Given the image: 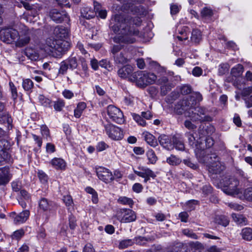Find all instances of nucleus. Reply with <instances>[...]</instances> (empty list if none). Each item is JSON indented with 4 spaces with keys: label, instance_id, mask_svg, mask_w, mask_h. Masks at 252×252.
Masks as SVG:
<instances>
[{
    "label": "nucleus",
    "instance_id": "nucleus-60",
    "mask_svg": "<svg viewBox=\"0 0 252 252\" xmlns=\"http://www.w3.org/2000/svg\"><path fill=\"white\" fill-rule=\"evenodd\" d=\"M134 8L135 9L136 12L140 15H145L146 14V11L144 7L139 5L138 6H135Z\"/></svg>",
    "mask_w": 252,
    "mask_h": 252
},
{
    "label": "nucleus",
    "instance_id": "nucleus-15",
    "mask_svg": "<svg viewBox=\"0 0 252 252\" xmlns=\"http://www.w3.org/2000/svg\"><path fill=\"white\" fill-rule=\"evenodd\" d=\"M173 137L165 134H161L158 138L160 144L168 150L173 149Z\"/></svg>",
    "mask_w": 252,
    "mask_h": 252
},
{
    "label": "nucleus",
    "instance_id": "nucleus-28",
    "mask_svg": "<svg viewBox=\"0 0 252 252\" xmlns=\"http://www.w3.org/2000/svg\"><path fill=\"white\" fill-rule=\"evenodd\" d=\"M214 221L216 223L223 226H226L229 222L228 218L226 216L222 215L216 216L214 218Z\"/></svg>",
    "mask_w": 252,
    "mask_h": 252
},
{
    "label": "nucleus",
    "instance_id": "nucleus-33",
    "mask_svg": "<svg viewBox=\"0 0 252 252\" xmlns=\"http://www.w3.org/2000/svg\"><path fill=\"white\" fill-rule=\"evenodd\" d=\"M232 218L234 221L239 224H246L247 220L246 218L241 215L232 214Z\"/></svg>",
    "mask_w": 252,
    "mask_h": 252
},
{
    "label": "nucleus",
    "instance_id": "nucleus-32",
    "mask_svg": "<svg viewBox=\"0 0 252 252\" xmlns=\"http://www.w3.org/2000/svg\"><path fill=\"white\" fill-rule=\"evenodd\" d=\"M243 72L242 65L238 64L231 69V73L234 77L240 76Z\"/></svg>",
    "mask_w": 252,
    "mask_h": 252
},
{
    "label": "nucleus",
    "instance_id": "nucleus-14",
    "mask_svg": "<svg viewBox=\"0 0 252 252\" xmlns=\"http://www.w3.org/2000/svg\"><path fill=\"white\" fill-rule=\"evenodd\" d=\"M49 15L51 19L56 23L67 22L69 21L68 15L64 11L61 12L57 9H53L50 11Z\"/></svg>",
    "mask_w": 252,
    "mask_h": 252
},
{
    "label": "nucleus",
    "instance_id": "nucleus-18",
    "mask_svg": "<svg viewBox=\"0 0 252 252\" xmlns=\"http://www.w3.org/2000/svg\"><path fill=\"white\" fill-rule=\"evenodd\" d=\"M54 34L58 38V40H64L68 36V30L67 28L62 26H58L55 28L53 32Z\"/></svg>",
    "mask_w": 252,
    "mask_h": 252
},
{
    "label": "nucleus",
    "instance_id": "nucleus-29",
    "mask_svg": "<svg viewBox=\"0 0 252 252\" xmlns=\"http://www.w3.org/2000/svg\"><path fill=\"white\" fill-rule=\"evenodd\" d=\"M144 138L146 142L151 146L155 147L158 145L156 139L151 133L148 132L145 133Z\"/></svg>",
    "mask_w": 252,
    "mask_h": 252
},
{
    "label": "nucleus",
    "instance_id": "nucleus-45",
    "mask_svg": "<svg viewBox=\"0 0 252 252\" xmlns=\"http://www.w3.org/2000/svg\"><path fill=\"white\" fill-rule=\"evenodd\" d=\"M172 88V84L163 85L161 86V94L162 95H166L169 92L171 91Z\"/></svg>",
    "mask_w": 252,
    "mask_h": 252
},
{
    "label": "nucleus",
    "instance_id": "nucleus-12",
    "mask_svg": "<svg viewBox=\"0 0 252 252\" xmlns=\"http://www.w3.org/2000/svg\"><path fill=\"white\" fill-rule=\"evenodd\" d=\"M176 252H205L203 246L199 242L190 243L188 247L182 245L181 247Z\"/></svg>",
    "mask_w": 252,
    "mask_h": 252
},
{
    "label": "nucleus",
    "instance_id": "nucleus-37",
    "mask_svg": "<svg viewBox=\"0 0 252 252\" xmlns=\"http://www.w3.org/2000/svg\"><path fill=\"white\" fill-rule=\"evenodd\" d=\"M22 86L26 91H30L33 87V82L30 79L23 80Z\"/></svg>",
    "mask_w": 252,
    "mask_h": 252
},
{
    "label": "nucleus",
    "instance_id": "nucleus-26",
    "mask_svg": "<svg viewBox=\"0 0 252 252\" xmlns=\"http://www.w3.org/2000/svg\"><path fill=\"white\" fill-rule=\"evenodd\" d=\"M50 163L57 169H63L65 167L64 160L61 158H55L51 161Z\"/></svg>",
    "mask_w": 252,
    "mask_h": 252
},
{
    "label": "nucleus",
    "instance_id": "nucleus-53",
    "mask_svg": "<svg viewBox=\"0 0 252 252\" xmlns=\"http://www.w3.org/2000/svg\"><path fill=\"white\" fill-rule=\"evenodd\" d=\"M123 46L121 45H114L111 49V52L113 56L120 53L119 52L122 49Z\"/></svg>",
    "mask_w": 252,
    "mask_h": 252
},
{
    "label": "nucleus",
    "instance_id": "nucleus-61",
    "mask_svg": "<svg viewBox=\"0 0 252 252\" xmlns=\"http://www.w3.org/2000/svg\"><path fill=\"white\" fill-rule=\"evenodd\" d=\"M172 94L173 92H171V94L165 98V101L169 105L168 106L169 107H172V103H173V95Z\"/></svg>",
    "mask_w": 252,
    "mask_h": 252
},
{
    "label": "nucleus",
    "instance_id": "nucleus-54",
    "mask_svg": "<svg viewBox=\"0 0 252 252\" xmlns=\"http://www.w3.org/2000/svg\"><path fill=\"white\" fill-rule=\"evenodd\" d=\"M133 241L134 243L135 242L137 244L144 245L148 241V239H147L146 237H135V239Z\"/></svg>",
    "mask_w": 252,
    "mask_h": 252
},
{
    "label": "nucleus",
    "instance_id": "nucleus-39",
    "mask_svg": "<svg viewBox=\"0 0 252 252\" xmlns=\"http://www.w3.org/2000/svg\"><path fill=\"white\" fill-rule=\"evenodd\" d=\"M180 93L184 95L188 94L192 91V88L189 85L184 84L178 88Z\"/></svg>",
    "mask_w": 252,
    "mask_h": 252
},
{
    "label": "nucleus",
    "instance_id": "nucleus-62",
    "mask_svg": "<svg viewBox=\"0 0 252 252\" xmlns=\"http://www.w3.org/2000/svg\"><path fill=\"white\" fill-rule=\"evenodd\" d=\"M132 189L134 192L139 193L142 191L143 189V187L139 183H135L132 187Z\"/></svg>",
    "mask_w": 252,
    "mask_h": 252
},
{
    "label": "nucleus",
    "instance_id": "nucleus-58",
    "mask_svg": "<svg viewBox=\"0 0 252 252\" xmlns=\"http://www.w3.org/2000/svg\"><path fill=\"white\" fill-rule=\"evenodd\" d=\"M228 206L230 208L237 211H240L243 209V207L242 206L234 203H228Z\"/></svg>",
    "mask_w": 252,
    "mask_h": 252
},
{
    "label": "nucleus",
    "instance_id": "nucleus-27",
    "mask_svg": "<svg viewBox=\"0 0 252 252\" xmlns=\"http://www.w3.org/2000/svg\"><path fill=\"white\" fill-rule=\"evenodd\" d=\"M94 9L95 11V13H92L91 14H88V13L84 14L83 12H81V15L87 19H90L94 17L95 15L97 14V12L101 10V5L98 2L94 1Z\"/></svg>",
    "mask_w": 252,
    "mask_h": 252
},
{
    "label": "nucleus",
    "instance_id": "nucleus-50",
    "mask_svg": "<svg viewBox=\"0 0 252 252\" xmlns=\"http://www.w3.org/2000/svg\"><path fill=\"white\" fill-rule=\"evenodd\" d=\"M245 198L249 201H252V187L246 189L244 192Z\"/></svg>",
    "mask_w": 252,
    "mask_h": 252
},
{
    "label": "nucleus",
    "instance_id": "nucleus-31",
    "mask_svg": "<svg viewBox=\"0 0 252 252\" xmlns=\"http://www.w3.org/2000/svg\"><path fill=\"white\" fill-rule=\"evenodd\" d=\"M31 227H26L25 228H22L17 230L13 232L11 236H22L23 235H28L31 233Z\"/></svg>",
    "mask_w": 252,
    "mask_h": 252
},
{
    "label": "nucleus",
    "instance_id": "nucleus-11",
    "mask_svg": "<svg viewBox=\"0 0 252 252\" xmlns=\"http://www.w3.org/2000/svg\"><path fill=\"white\" fill-rule=\"evenodd\" d=\"M10 144L5 139L0 140V162L8 161L10 159V155L9 150Z\"/></svg>",
    "mask_w": 252,
    "mask_h": 252
},
{
    "label": "nucleus",
    "instance_id": "nucleus-44",
    "mask_svg": "<svg viewBox=\"0 0 252 252\" xmlns=\"http://www.w3.org/2000/svg\"><path fill=\"white\" fill-rule=\"evenodd\" d=\"M63 200L66 207L68 208V210L70 209L71 207L73 208V202L72 197L70 195L64 196Z\"/></svg>",
    "mask_w": 252,
    "mask_h": 252
},
{
    "label": "nucleus",
    "instance_id": "nucleus-47",
    "mask_svg": "<svg viewBox=\"0 0 252 252\" xmlns=\"http://www.w3.org/2000/svg\"><path fill=\"white\" fill-rule=\"evenodd\" d=\"M64 106V102L63 100L59 99L54 102V109L58 111H61Z\"/></svg>",
    "mask_w": 252,
    "mask_h": 252
},
{
    "label": "nucleus",
    "instance_id": "nucleus-23",
    "mask_svg": "<svg viewBox=\"0 0 252 252\" xmlns=\"http://www.w3.org/2000/svg\"><path fill=\"white\" fill-rule=\"evenodd\" d=\"M0 121H6L8 124L12 123V119L10 116L5 110L4 104L1 102H0Z\"/></svg>",
    "mask_w": 252,
    "mask_h": 252
},
{
    "label": "nucleus",
    "instance_id": "nucleus-41",
    "mask_svg": "<svg viewBox=\"0 0 252 252\" xmlns=\"http://www.w3.org/2000/svg\"><path fill=\"white\" fill-rule=\"evenodd\" d=\"M26 54L32 61H37L39 59L38 54L32 49L27 50Z\"/></svg>",
    "mask_w": 252,
    "mask_h": 252
},
{
    "label": "nucleus",
    "instance_id": "nucleus-63",
    "mask_svg": "<svg viewBox=\"0 0 252 252\" xmlns=\"http://www.w3.org/2000/svg\"><path fill=\"white\" fill-rule=\"evenodd\" d=\"M41 134L43 137L46 138L49 136L50 132L48 128L46 126H42L41 128Z\"/></svg>",
    "mask_w": 252,
    "mask_h": 252
},
{
    "label": "nucleus",
    "instance_id": "nucleus-5",
    "mask_svg": "<svg viewBox=\"0 0 252 252\" xmlns=\"http://www.w3.org/2000/svg\"><path fill=\"white\" fill-rule=\"evenodd\" d=\"M156 79L157 76L154 73L139 71L134 72L130 76L129 80L136 82L138 86L145 87L154 83Z\"/></svg>",
    "mask_w": 252,
    "mask_h": 252
},
{
    "label": "nucleus",
    "instance_id": "nucleus-35",
    "mask_svg": "<svg viewBox=\"0 0 252 252\" xmlns=\"http://www.w3.org/2000/svg\"><path fill=\"white\" fill-rule=\"evenodd\" d=\"M65 61L68 64L69 69L73 70L76 68L78 66L77 60L75 57H70Z\"/></svg>",
    "mask_w": 252,
    "mask_h": 252
},
{
    "label": "nucleus",
    "instance_id": "nucleus-6",
    "mask_svg": "<svg viewBox=\"0 0 252 252\" xmlns=\"http://www.w3.org/2000/svg\"><path fill=\"white\" fill-rule=\"evenodd\" d=\"M222 191L226 194L230 195L238 194L241 191L238 188L239 181L234 177L226 179L224 181Z\"/></svg>",
    "mask_w": 252,
    "mask_h": 252
},
{
    "label": "nucleus",
    "instance_id": "nucleus-64",
    "mask_svg": "<svg viewBox=\"0 0 252 252\" xmlns=\"http://www.w3.org/2000/svg\"><path fill=\"white\" fill-rule=\"evenodd\" d=\"M83 252H95V250L92 244H87L85 246Z\"/></svg>",
    "mask_w": 252,
    "mask_h": 252
},
{
    "label": "nucleus",
    "instance_id": "nucleus-22",
    "mask_svg": "<svg viewBox=\"0 0 252 252\" xmlns=\"http://www.w3.org/2000/svg\"><path fill=\"white\" fill-rule=\"evenodd\" d=\"M139 169L140 170L139 171L134 170V172L139 177L144 178L146 176L149 175L151 176V178L153 179H154L156 177V175L155 173L149 168L141 167L139 168Z\"/></svg>",
    "mask_w": 252,
    "mask_h": 252
},
{
    "label": "nucleus",
    "instance_id": "nucleus-46",
    "mask_svg": "<svg viewBox=\"0 0 252 252\" xmlns=\"http://www.w3.org/2000/svg\"><path fill=\"white\" fill-rule=\"evenodd\" d=\"M134 242L131 239H126L120 242L119 248L120 249H125L128 246H131Z\"/></svg>",
    "mask_w": 252,
    "mask_h": 252
},
{
    "label": "nucleus",
    "instance_id": "nucleus-13",
    "mask_svg": "<svg viewBox=\"0 0 252 252\" xmlns=\"http://www.w3.org/2000/svg\"><path fill=\"white\" fill-rule=\"evenodd\" d=\"M96 172L98 178L106 183H109L114 180L112 172L105 168L102 167L96 168Z\"/></svg>",
    "mask_w": 252,
    "mask_h": 252
},
{
    "label": "nucleus",
    "instance_id": "nucleus-2",
    "mask_svg": "<svg viewBox=\"0 0 252 252\" xmlns=\"http://www.w3.org/2000/svg\"><path fill=\"white\" fill-rule=\"evenodd\" d=\"M202 100L201 94L199 92H194L191 94L189 100L187 98L183 99L174 107V111L178 114H184L186 117L189 118L192 121H204L205 120L203 115L205 110L201 108L195 107L196 102Z\"/></svg>",
    "mask_w": 252,
    "mask_h": 252
},
{
    "label": "nucleus",
    "instance_id": "nucleus-43",
    "mask_svg": "<svg viewBox=\"0 0 252 252\" xmlns=\"http://www.w3.org/2000/svg\"><path fill=\"white\" fill-rule=\"evenodd\" d=\"M68 68H69V67L66 61L64 60L60 64V68L58 73L63 75L66 73Z\"/></svg>",
    "mask_w": 252,
    "mask_h": 252
},
{
    "label": "nucleus",
    "instance_id": "nucleus-40",
    "mask_svg": "<svg viewBox=\"0 0 252 252\" xmlns=\"http://www.w3.org/2000/svg\"><path fill=\"white\" fill-rule=\"evenodd\" d=\"M201 16L205 19L211 17L213 14V10L209 8L204 7L201 11Z\"/></svg>",
    "mask_w": 252,
    "mask_h": 252
},
{
    "label": "nucleus",
    "instance_id": "nucleus-21",
    "mask_svg": "<svg viewBox=\"0 0 252 252\" xmlns=\"http://www.w3.org/2000/svg\"><path fill=\"white\" fill-rule=\"evenodd\" d=\"M31 40V33L29 32H27L24 35H19L16 40V45L18 47H23L27 45Z\"/></svg>",
    "mask_w": 252,
    "mask_h": 252
},
{
    "label": "nucleus",
    "instance_id": "nucleus-59",
    "mask_svg": "<svg viewBox=\"0 0 252 252\" xmlns=\"http://www.w3.org/2000/svg\"><path fill=\"white\" fill-rule=\"evenodd\" d=\"M108 145L104 142H99L96 146V150L97 151L101 152L108 148Z\"/></svg>",
    "mask_w": 252,
    "mask_h": 252
},
{
    "label": "nucleus",
    "instance_id": "nucleus-24",
    "mask_svg": "<svg viewBox=\"0 0 252 252\" xmlns=\"http://www.w3.org/2000/svg\"><path fill=\"white\" fill-rule=\"evenodd\" d=\"M189 29L186 26H184L181 30H178L179 34L177 35V38L181 41L188 39L189 34Z\"/></svg>",
    "mask_w": 252,
    "mask_h": 252
},
{
    "label": "nucleus",
    "instance_id": "nucleus-56",
    "mask_svg": "<svg viewBox=\"0 0 252 252\" xmlns=\"http://www.w3.org/2000/svg\"><path fill=\"white\" fill-rule=\"evenodd\" d=\"M228 70L227 64H221L219 66V73L220 75L224 74Z\"/></svg>",
    "mask_w": 252,
    "mask_h": 252
},
{
    "label": "nucleus",
    "instance_id": "nucleus-49",
    "mask_svg": "<svg viewBox=\"0 0 252 252\" xmlns=\"http://www.w3.org/2000/svg\"><path fill=\"white\" fill-rule=\"evenodd\" d=\"M132 116L134 120L140 125L142 126H145L146 125V123L145 121L140 116L135 114H133Z\"/></svg>",
    "mask_w": 252,
    "mask_h": 252
},
{
    "label": "nucleus",
    "instance_id": "nucleus-10",
    "mask_svg": "<svg viewBox=\"0 0 252 252\" xmlns=\"http://www.w3.org/2000/svg\"><path fill=\"white\" fill-rule=\"evenodd\" d=\"M105 128L107 134L111 139L119 140L123 138L122 131L119 127L108 124L105 126Z\"/></svg>",
    "mask_w": 252,
    "mask_h": 252
},
{
    "label": "nucleus",
    "instance_id": "nucleus-20",
    "mask_svg": "<svg viewBox=\"0 0 252 252\" xmlns=\"http://www.w3.org/2000/svg\"><path fill=\"white\" fill-rule=\"evenodd\" d=\"M13 216L14 222L15 223H21L25 222L29 218L30 212L28 210H25L18 214L14 213Z\"/></svg>",
    "mask_w": 252,
    "mask_h": 252
},
{
    "label": "nucleus",
    "instance_id": "nucleus-8",
    "mask_svg": "<svg viewBox=\"0 0 252 252\" xmlns=\"http://www.w3.org/2000/svg\"><path fill=\"white\" fill-rule=\"evenodd\" d=\"M117 215L118 219L123 223L132 222L136 219L135 213L130 209H120L117 211Z\"/></svg>",
    "mask_w": 252,
    "mask_h": 252
},
{
    "label": "nucleus",
    "instance_id": "nucleus-1",
    "mask_svg": "<svg viewBox=\"0 0 252 252\" xmlns=\"http://www.w3.org/2000/svg\"><path fill=\"white\" fill-rule=\"evenodd\" d=\"M111 20L116 24L111 27L112 31L117 33L120 32L118 35L113 38L116 43L132 44L136 41L135 36L139 34V31L134 27V25L139 26L142 20L139 17L132 19L130 16L124 14H115Z\"/></svg>",
    "mask_w": 252,
    "mask_h": 252
},
{
    "label": "nucleus",
    "instance_id": "nucleus-17",
    "mask_svg": "<svg viewBox=\"0 0 252 252\" xmlns=\"http://www.w3.org/2000/svg\"><path fill=\"white\" fill-rule=\"evenodd\" d=\"M11 176L8 167L0 168V186L7 184L10 180Z\"/></svg>",
    "mask_w": 252,
    "mask_h": 252
},
{
    "label": "nucleus",
    "instance_id": "nucleus-30",
    "mask_svg": "<svg viewBox=\"0 0 252 252\" xmlns=\"http://www.w3.org/2000/svg\"><path fill=\"white\" fill-rule=\"evenodd\" d=\"M115 63L116 64H125L127 62V59L122 52L113 56Z\"/></svg>",
    "mask_w": 252,
    "mask_h": 252
},
{
    "label": "nucleus",
    "instance_id": "nucleus-3",
    "mask_svg": "<svg viewBox=\"0 0 252 252\" xmlns=\"http://www.w3.org/2000/svg\"><path fill=\"white\" fill-rule=\"evenodd\" d=\"M195 153L199 161L206 164L208 166L210 171H212L214 173L217 174L223 170L224 166L220 162L215 161L212 162L210 161V159H212L213 158H216V155L213 154L212 156L210 157L208 154V150H200L196 149L195 150Z\"/></svg>",
    "mask_w": 252,
    "mask_h": 252
},
{
    "label": "nucleus",
    "instance_id": "nucleus-36",
    "mask_svg": "<svg viewBox=\"0 0 252 252\" xmlns=\"http://www.w3.org/2000/svg\"><path fill=\"white\" fill-rule=\"evenodd\" d=\"M118 202L123 205H127L130 207H132L133 204V200L130 198L126 196H121L118 199Z\"/></svg>",
    "mask_w": 252,
    "mask_h": 252
},
{
    "label": "nucleus",
    "instance_id": "nucleus-25",
    "mask_svg": "<svg viewBox=\"0 0 252 252\" xmlns=\"http://www.w3.org/2000/svg\"><path fill=\"white\" fill-rule=\"evenodd\" d=\"M243 94L245 96H247L245 98L247 107L248 108L252 107V87L244 89Z\"/></svg>",
    "mask_w": 252,
    "mask_h": 252
},
{
    "label": "nucleus",
    "instance_id": "nucleus-38",
    "mask_svg": "<svg viewBox=\"0 0 252 252\" xmlns=\"http://www.w3.org/2000/svg\"><path fill=\"white\" fill-rule=\"evenodd\" d=\"M146 155L150 163L155 164L158 158L153 150H149L147 151Z\"/></svg>",
    "mask_w": 252,
    "mask_h": 252
},
{
    "label": "nucleus",
    "instance_id": "nucleus-48",
    "mask_svg": "<svg viewBox=\"0 0 252 252\" xmlns=\"http://www.w3.org/2000/svg\"><path fill=\"white\" fill-rule=\"evenodd\" d=\"M9 86H10V90H11L12 97L13 99L15 100L17 98V97L18 96L17 88L15 86L13 83H12V82H9Z\"/></svg>",
    "mask_w": 252,
    "mask_h": 252
},
{
    "label": "nucleus",
    "instance_id": "nucleus-55",
    "mask_svg": "<svg viewBox=\"0 0 252 252\" xmlns=\"http://www.w3.org/2000/svg\"><path fill=\"white\" fill-rule=\"evenodd\" d=\"M242 236H251L252 235V228L250 227H245L241 231Z\"/></svg>",
    "mask_w": 252,
    "mask_h": 252
},
{
    "label": "nucleus",
    "instance_id": "nucleus-19",
    "mask_svg": "<svg viewBox=\"0 0 252 252\" xmlns=\"http://www.w3.org/2000/svg\"><path fill=\"white\" fill-rule=\"evenodd\" d=\"M133 71L132 66L130 65H126L119 69L118 71V74L120 77L122 78H128L129 80L130 76L133 73H132Z\"/></svg>",
    "mask_w": 252,
    "mask_h": 252
},
{
    "label": "nucleus",
    "instance_id": "nucleus-52",
    "mask_svg": "<svg viewBox=\"0 0 252 252\" xmlns=\"http://www.w3.org/2000/svg\"><path fill=\"white\" fill-rule=\"evenodd\" d=\"M99 66L102 67L109 69L111 67L110 63L107 60H102L99 62Z\"/></svg>",
    "mask_w": 252,
    "mask_h": 252
},
{
    "label": "nucleus",
    "instance_id": "nucleus-42",
    "mask_svg": "<svg viewBox=\"0 0 252 252\" xmlns=\"http://www.w3.org/2000/svg\"><path fill=\"white\" fill-rule=\"evenodd\" d=\"M39 100L40 103L45 107H50L52 106V101L49 99L45 97L43 95L39 96Z\"/></svg>",
    "mask_w": 252,
    "mask_h": 252
},
{
    "label": "nucleus",
    "instance_id": "nucleus-57",
    "mask_svg": "<svg viewBox=\"0 0 252 252\" xmlns=\"http://www.w3.org/2000/svg\"><path fill=\"white\" fill-rule=\"evenodd\" d=\"M38 176L39 180L42 183H45L47 182L48 177L46 174L42 171H39Z\"/></svg>",
    "mask_w": 252,
    "mask_h": 252
},
{
    "label": "nucleus",
    "instance_id": "nucleus-7",
    "mask_svg": "<svg viewBox=\"0 0 252 252\" xmlns=\"http://www.w3.org/2000/svg\"><path fill=\"white\" fill-rule=\"evenodd\" d=\"M19 36L18 32L10 27H5L0 31V38L8 44L16 41Z\"/></svg>",
    "mask_w": 252,
    "mask_h": 252
},
{
    "label": "nucleus",
    "instance_id": "nucleus-16",
    "mask_svg": "<svg viewBox=\"0 0 252 252\" xmlns=\"http://www.w3.org/2000/svg\"><path fill=\"white\" fill-rule=\"evenodd\" d=\"M39 207L43 211L47 212L56 209L57 205L54 202L49 201L46 198H42L39 202Z\"/></svg>",
    "mask_w": 252,
    "mask_h": 252
},
{
    "label": "nucleus",
    "instance_id": "nucleus-9",
    "mask_svg": "<svg viewBox=\"0 0 252 252\" xmlns=\"http://www.w3.org/2000/svg\"><path fill=\"white\" fill-rule=\"evenodd\" d=\"M107 114L113 121L118 124H121L124 122L122 112L114 105H110L107 107Z\"/></svg>",
    "mask_w": 252,
    "mask_h": 252
},
{
    "label": "nucleus",
    "instance_id": "nucleus-4",
    "mask_svg": "<svg viewBox=\"0 0 252 252\" xmlns=\"http://www.w3.org/2000/svg\"><path fill=\"white\" fill-rule=\"evenodd\" d=\"M68 44V42L65 40L50 37L46 40L44 49L48 53L60 56L67 50Z\"/></svg>",
    "mask_w": 252,
    "mask_h": 252
},
{
    "label": "nucleus",
    "instance_id": "nucleus-51",
    "mask_svg": "<svg viewBox=\"0 0 252 252\" xmlns=\"http://www.w3.org/2000/svg\"><path fill=\"white\" fill-rule=\"evenodd\" d=\"M203 70L200 67L196 66L192 70V74L195 77H199L202 74Z\"/></svg>",
    "mask_w": 252,
    "mask_h": 252
},
{
    "label": "nucleus",
    "instance_id": "nucleus-34",
    "mask_svg": "<svg viewBox=\"0 0 252 252\" xmlns=\"http://www.w3.org/2000/svg\"><path fill=\"white\" fill-rule=\"evenodd\" d=\"M191 40L194 43H198L201 39V34L199 30L195 29L192 32Z\"/></svg>",
    "mask_w": 252,
    "mask_h": 252
}]
</instances>
